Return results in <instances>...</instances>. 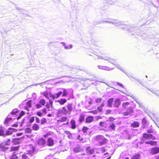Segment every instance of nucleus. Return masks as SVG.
<instances>
[{
	"instance_id": "nucleus-45",
	"label": "nucleus",
	"mask_w": 159,
	"mask_h": 159,
	"mask_svg": "<svg viewBox=\"0 0 159 159\" xmlns=\"http://www.w3.org/2000/svg\"><path fill=\"white\" fill-rule=\"evenodd\" d=\"M26 105L29 107H31V102L30 101H28L26 103Z\"/></svg>"
},
{
	"instance_id": "nucleus-1",
	"label": "nucleus",
	"mask_w": 159,
	"mask_h": 159,
	"mask_svg": "<svg viewBox=\"0 0 159 159\" xmlns=\"http://www.w3.org/2000/svg\"><path fill=\"white\" fill-rule=\"evenodd\" d=\"M102 22L112 24L116 27L120 26V28L125 30L128 31L129 32H133L134 31H136V29L135 27L130 26L129 25H125L123 24L122 22L116 20L108 19L106 20L102 21Z\"/></svg>"
},
{
	"instance_id": "nucleus-12",
	"label": "nucleus",
	"mask_w": 159,
	"mask_h": 159,
	"mask_svg": "<svg viewBox=\"0 0 159 159\" xmlns=\"http://www.w3.org/2000/svg\"><path fill=\"white\" fill-rule=\"evenodd\" d=\"M98 68L100 69L103 70L107 71L111 70L114 69L113 68H109L107 66H105L99 65L98 66Z\"/></svg>"
},
{
	"instance_id": "nucleus-28",
	"label": "nucleus",
	"mask_w": 159,
	"mask_h": 159,
	"mask_svg": "<svg viewBox=\"0 0 159 159\" xmlns=\"http://www.w3.org/2000/svg\"><path fill=\"white\" fill-rule=\"evenodd\" d=\"M86 150L87 152L91 154H92L94 152V151L93 149H90V147L87 148Z\"/></svg>"
},
{
	"instance_id": "nucleus-7",
	"label": "nucleus",
	"mask_w": 159,
	"mask_h": 159,
	"mask_svg": "<svg viewBox=\"0 0 159 159\" xmlns=\"http://www.w3.org/2000/svg\"><path fill=\"white\" fill-rule=\"evenodd\" d=\"M58 114L59 115H66L68 114V111L66 107H63L59 109L58 111Z\"/></svg>"
},
{
	"instance_id": "nucleus-33",
	"label": "nucleus",
	"mask_w": 159,
	"mask_h": 159,
	"mask_svg": "<svg viewBox=\"0 0 159 159\" xmlns=\"http://www.w3.org/2000/svg\"><path fill=\"white\" fill-rule=\"evenodd\" d=\"M140 156L139 154H136L134 155L132 158V159H139Z\"/></svg>"
},
{
	"instance_id": "nucleus-62",
	"label": "nucleus",
	"mask_w": 159,
	"mask_h": 159,
	"mask_svg": "<svg viewBox=\"0 0 159 159\" xmlns=\"http://www.w3.org/2000/svg\"><path fill=\"white\" fill-rule=\"evenodd\" d=\"M48 134H44L43 135V137H44V138H47L48 137Z\"/></svg>"
},
{
	"instance_id": "nucleus-59",
	"label": "nucleus",
	"mask_w": 159,
	"mask_h": 159,
	"mask_svg": "<svg viewBox=\"0 0 159 159\" xmlns=\"http://www.w3.org/2000/svg\"><path fill=\"white\" fill-rule=\"evenodd\" d=\"M49 102L51 105L52 106L53 103L52 101L51 100V99H50L49 100Z\"/></svg>"
},
{
	"instance_id": "nucleus-23",
	"label": "nucleus",
	"mask_w": 159,
	"mask_h": 159,
	"mask_svg": "<svg viewBox=\"0 0 159 159\" xmlns=\"http://www.w3.org/2000/svg\"><path fill=\"white\" fill-rule=\"evenodd\" d=\"M67 108L68 110V114H70L72 110V105L71 104H69L67 106Z\"/></svg>"
},
{
	"instance_id": "nucleus-51",
	"label": "nucleus",
	"mask_w": 159,
	"mask_h": 159,
	"mask_svg": "<svg viewBox=\"0 0 159 159\" xmlns=\"http://www.w3.org/2000/svg\"><path fill=\"white\" fill-rule=\"evenodd\" d=\"M36 121L37 123H39L40 122V120L37 117H35Z\"/></svg>"
},
{
	"instance_id": "nucleus-39",
	"label": "nucleus",
	"mask_w": 159,
	"mask_h": 159,
	"mask_svg": "<svg viewBox=\"0 0 159 159\" xmlns=\"http://www.w3.org/2000/svg\"><path fill=\"white\" fill-rule=\"evenodd\" d=\"M99 125L101 127H106V123L105 122H100L99 123Z\"/></svg>"
},
{
	"instance_id": "nucleus-54",
	"label": "nucleus",
	"mask_w": 159,
	"mask_h": 159,
	"mask_svg": "<svg viewBox=\"0 0 159 159\" xmlns=\"http://www.w3.org/2000/svg\"><path fill=\"white\" fill-rule=\"evenodd\" d=\"M36 107L37 108H39L41 107V106L40 104H36Z\"/></svg>"
},
{
	"instance_id": "nucleus-4",
	"label": "nucleus",
	"mask_w": 159,
	"mask_h": 159,
	"mask_svg": "<svg viewBox=\"0 0 159 159\" xmlns=\"http://www.w3.org/2000/svg\"><path fill=\"white\" fill-rule=\"evenodd\" d=\"M61 91L62 92V97H63L68 95L70 97L72 98L73 96V90L71 89H66L64 88H62L61 89Z\"/></svg>"
},
{
	"instance_id": "nucleus-61",
	"label": "nucleus",
	"mask_w": 159,
	"mask_h": 159,
	"mask_svg": "<svg viewBox=\"0 0 159 159\" xmlns=\"http://www.w3.org/2000/svg\"><path fill=\"white\" fill-rule=\"evenodd\" d=\"M111 111L110 110H107L106 111V112L107 114H109L111 113Z\"/></svg>"
},
{
	"instance_id": "nucleus-31",
	"label": "nucleus",
	"mask_w": 159,
	"mask_h": 159,
	"mask_svg": "<svg viewBox=\"0 0 159 159\" xmlns=\"http://www.w3.org/2000/svg\"><path fill=\"white\" fill-rule=\"evenodd\" d=\"M129 104L130 103L128 102L123 103L122 104L123 108H126V106L129 105Z\"/></svg>"
},
{
	"instance_id": "nucleus-8",
	"label": "nucleus",
	"mask_w": 159,
	"mask_h": 159,
	"mask_svg": "<svg viewBox=\"0 0 159 159\" xmlns=\"http://www.w3.org/2000/svg\"><path fill=\"white\" fill-rule=\"evenodd\" d=\"M133 112V109L131 107H129L127 109L126 112H124L123 115L124 116H128L131 114Z\"/></svg>"
},
{
	"instance_id": "nucleus-42",
	"label": "nucleus",
	"mask_w": 159,
	"mask_h": 159,
	"mask_svg": "<svg viewBox=\"0 0 159 159\" xmlns=\"http://www.w3.org/2000/svg\"><path fill=\"white\" fill-rule=\"evenodd\" d=\"M88 129V128L87 127L84 126L82 129L83 132L84 133L86 132L87 130Z\"/></svg>"
},
{
	"instance_id": "nucleus-17",
	"label": "nucleus",
	"mask_w": 159,
	"mask_h": 159,
	"mask_svg": "<svg viewBox=\"0 0 159 159\" xmlns=\"http://www.w3.org/2000/svg\"><path fill=\"white\" fill-rule=\"evenodd\" d=\"M15 129L13 128H9V129L8 130H7L5 134H6V135H10L12 134L13 131H14V130Z\"/></svg>"
},
{
	"instance_id": "nucleus-5",
	"label": "nucleus",
	"mask_w": 159,
	"mask_h": 159,
	"mask_svg": "<svg viewBox=\"0 0 159 159\" xmlns=\"http://www.w3.org/2000/svg\"><path fill=\"white\" fill-rule=\"evenodd\" d=\"M95 139L100 145L105 144L107 140V139L103 136L101 135L96 136Z\"/></svg>"
},
{
	"instance_id": "nucleus-18",
	"label": "nucleus",
	"mask_w": 159,
	"mask_h": 159,
	"mask_svg": "<svg viewBox=\"0 0 159 159\" xmlns=\"http://www.w3.org/2000/svg\"><path fill=\"white\" fill-rule=\"evenodd\" d=\"M93 117L92 116H89L87 117L85 119V122L87 123H89L93 120Z\"/></svg>"
},
{
	"instance_id": "nucleus-2",
	"label": "nucleus",
	"mask_w": 159,
	"mask_h": 159,
	"mask_svg": "<svg viewBox=\"0 0 159 159\" xmlns=\"http://www.w3.org/2000/svg\"><path fill=\"white\" fill-rule=\"evenodd\" d=\"M31 149L24 152L23 154L22 153L20 154L21 159H29L33 155L35 151V148L32 145H29Z\"/></svg>"
},
{
	"instance_id": "nucleus-50",
	"label": "nucleus",
	"mask_w": 159,
	"mask_h": 159,
	"mask_svg": "<svg viewBox=\"0 0 159 159\" xmlns=\"http://www.w3.org/2000/svg\"><path fill=\"white\" fill-rule=\"evenodd\" d=\"M37 115L39 116H42V114L40 112H37Z\"/></svg>"
},
{
	"instance_id": "nucleus-19",
	"label": "nucleus",
	"mask_w": 159,
	"mask_h": 159,
	"mask_svg": "<svg viewBox=\"0 0 159 159\" xmlns=\"http://www.w3.org/2000/svg\"><path fill=\"white\" fill-rule=\"evenodd\" d=\"M60 43L63 45V46L64 47V48L66 49H71L73 47V45L72 44H70L68 46H66V45L65 43L64 42H60Z\"/></svg>"
},
{
	"instance_id": "nucleus-40",
	"label": "nucleus",
	"mask_w": 159,
	"mask_h": 159,
	"mask_svg": "<svg viewBox=\"0 0 159 159\" xmlns=\"http://www.w3.org/2000/svg\"><path fill=\"white\" fill-rule=\"evenodd\" d=\"M12 120V118H11L7 117L5 120V123L7 124L8 122L11 120Z\"/></svg>"
},
{
	"instance_id": "nucleus-15",
	"label": "nucleus",
	"mask_w": 159,
	"mask_h": 159,
	"mask_svg": "<svg viewBox=\"0 0 159 159\" xmlns=\"http://www.w3.org/2000/svg\"><path fill=\"white\" fill-rule=\"evenodd\" d=\"M153 118L155 120H153V121L159 128V117L156 115H153Z\"/></svg>"
},
{
	"instance_id": "nucleus-38",
	"label": "nucleus",
	"mask_w": 159,
	"mask_h": 159,
	"mask_svg": "<svg viewBox=\"0 0 159 159\" xmlns=\"http://www.w3.org/2000/svg\"><path fill=\"white\" fill-rule=\"evenodd\" d=\"M67 119V117H62L61 118V119L59 120V121L60 122H62L66 121Z\"/></svg>"
},
{
	"instance_id": "nucleus-16",
	"label": "nucleus",
	"mask_w": 159,
	"mask_h": 159,
	"mask_svg": "<svg viewBox=\"0 0 159 159\" xmlns=\"http://www.w3.org/2000/svg\"><path fill=\"white\" fill-rule=\"evenodd\" d=\"M38 143L40 145H45L46 144L45 140L43 138H41L39 140Z\"/></svg>"
},
{
	"instance_id": "nucleus-32",
	"label": "nucleus",
	"mask_w": 159,
	"mask_h": 159,
	"mask_svg": "<svg viewBox=\"0 0 159 159\" xmlns=\"http://www.w3.org/2000/svg\"><path fill=\"white\" fill-rule=\"evenodd\" d=\"M25 114V112L23 111H21L20 113L19 116L17 118V120L20 119L22 116L24 115Z\"/></svg>"
},
{
	"instance_id": "nucleus-20",
	"label": "nucleus",
	"mask_w": 159,
	"mask_h": 159,
	"mask_svg": "<svg viewBox=\"0 0 159 159\" xmlns=\"http://www.w3.org/2000/svg\"><path fill=\"white\" fill-rule=\"evenodd\" d=\"M120 104V100L119 99H116L115 101L114 106L116 107H118Z\"/></svg>"
},
{
	"instance_id": "nucleus-63",
	"label": "nucleus",
	"mask_w": 159,
	"mask_h": 159,
	"mask_svg": "<svg viewBox=\"0 0 159 159\" xmlns=\"http://www.w3.org/2000/svg\"><path fill=\"white\" fill-rule=\"evenodd\" d=\"M24 119H23L22 120V122L21 123V124H20V126H22V125L24 123Z\"/></svg>"
},
{
	"instance_id": "nucleus-49",
	"label": "nucleus",
	"mask_w": 159,
	"mask_h": 159,
	"mask_svg": "<svg viewBox=\"0 0 159 159\" xmlns=\"http://www.w3.org/2000/svg\"><path fill=\"white\" fill-rule=\"evenodd\" d=\"M43 95L46 98H48V93L47 92H44L43 93Z\"/></svg>"
},
{
	"instance_id": "nucleus-27",
	"label": "nucleus",
	"mask_w": 159,
	"mask_h": 159,
	"mask_svg": "<svg viewBox=\"0 0 159 159\" xmlns=\"http://www.w3.org/2000/svg\"><path fill=\"white\" fill-rule=\"evenodd\" d=\"M113 101V98H110L108 101V106L109 107H111L112 105V104Z\"/></svg>"
},
{
	"instance_id": "nucleus-46",
	"label": "nucleus",
	"mask_w": 159,
	"mask_h": 159,
	"mask_svg": "<svg viewBox=\"0 0 159 159\" xmlns=\"http://www.w3.org/2000/svg\"><path fill=\"white\" fill-rule=\"evenodd\" d=\"M147 123V121L145 118H143L142 120V123L143 125H145Z\"/></svg>"
},
{
	"instance_id": "nucleus-44",
	"label": "nucleus",
	"mask_w": 159,
	"mask_h": 159,
	"mask_svg": "<svg viewBox=\"0 0 159 159\" xmlns=\"http://www.w3.org/2000/svg\"><path fill=\"white\" fill-rule=\"evenodd\" d=\"M34 120V116L30 117L29 119V122L30 123H33Z\"/></svg>"
},
{
	"instance_id": "nucleus-43",
	"label": "nucleus",
	"mask_w": 159,
	"mask_h": 159,
	"mask_svg": "<svg viewBox=\"0 0 159 159\" xmlns=\"http://www.w3.org/2000/svg\"><path fill=\"white\" fill-rule=\"evenodd\" d=\"M10 139H7L6 141L4 142L5 144H6L7 145H9L10 143Z\"/></svg>"
},
{
	"instance_id": "nucleus-58",
	"label": "nucleus",
	"mask_w": 159,
	"mask_h": 159,
	"mask_svg": "<svg viewBox=\"0 0 159 159\" xmlns=\"http://www.w3.org/2000/svg\"><path fill=\"white\" fill-rule=\"evenodd\" d=\"M137 102L139 104V105L141 107H142L143 105V104L142 103H141L140 102Z\"/></svg>"
},
{
	"instance_id": "nucleus-26",
	"label": "nucleus",
	"mask_w": 159,
	"mask_h": 159,
	"mask_svg": "<svg viewBox=\"0 0 159 159\" xmlns=\"http://www.w3.org/2000/svg\"><path fill=\"white\" fill-rule=\"evenodd\" d=\"M0 136L4 137L6 136V134L4 133L3 128L2 127H0Z\"/></svg>"
},
{
	"instance_id": "nucleus-29",
	"label": "nucleus",
	"mask_w": 159,
	"mask_h": 159,
	"mask_svg": "<svg viewBox=\"0 0 159 159\" xmlns=\"http://www.w3.org/2000/svg\"><path fill=\"white\" fill-rule=\"evenodd\" d=\"M73 151L75 152H79L81 151V149L79 147H75L73 148Z\"/></svg>"
},
{
	"instance_id": "nucleus-10",
	"label": "nucleus",
	"mask_w": 159,
	"mask_h": 159,
	"mask_svg": "<svg viewBox=\"0 0 159 159\" xmlns=\"http://www.w3.org/2000/svg\"><path fill=\"white\" fill-rule=\"evenodd\" d=\"M143 137L146 139H155V137L151 134H148L146 133H144L143 135Z\"/></svg>"
},
{
	"instance_id": "nucleus-11",
	"label": "nucleus",
	"mask_w": 159,
	"mask_h": 159,
	"mask_svg": "<svg viewBox=\"0 0 159 159\" xmlns=\"http://www.w3.org/2000/svg\"><path fill=\"white\" fill-rule=\"evenodd\" d=\"M62 94V92L61 91H59L58 93H56L55 95H51L50 97L53 99H54L55 98H58Z\"/></svg>"
},
{
	"instance_id": "nucleus-9",
	"label": "nucleus",
	"mask_w": 159,
	"mask_h": 159,
	"mask_svg": "<svg viewBox=\"0 0 159 159\" xmlns=\"http://www.w3.org/2000/svg\"><path fill=\"white\" fill-rule=\"evenodd\" d=\"M159 152V148L155 147L152 148L151 150L150 153L152 155L155 154Z\"/></svg>"
},
{
	"instance_id": "nucleus-21",
	"label": "nucleus",
	"mask_w": 159,
	"mask_h": 159,
	"mask_svg": "<svg viewBox=\"0 0 159 159\" xmlns=\"http://www.w3.org/2000/svg\"><path fill=\"white\" fill-rule=\"evenodd\" d=\"M139 126V123L138 122L134 121L131 124V126L133 128H137Z\"/></svg>"
},
{
	"instance_id": "nucleus-53",
	"label": "nucleus",
	"mask_w": 159,
	"mask_h": 159,
	"mask_svg": "<svg viewBox=\"0 0 159 159\" xmlns=\"http://www.w3.org/2000/svg\"><path fill=\"white\" fill-rule=\"evenodd\" d=\"M16 9L17 10L19 11L20 12H21V11L22 10L21 8L18 7H16Z\"/></svg>"
},
{
	"instance_id": "nucleus-57",
	"label": "nucleus",
	"mask_w": 159,
	"mask_h": 159,
	"mask_svg": "<svg viewBox=\"0 0 159 159\" xmlns=\"http://www.w3.org/2000/svg\"><path fill=\"white\" fill-rule=\"evenodd\" d=\"M42 111H43V112L45 113H47V110H46V108H43V110H42Z\"/></svg>"
},
{
	"instance_id": "nucleus-48",
	"label": "nucleus",
	"mask_w": 159,
	"mask_h": 159,
	"mask_svg": "<svg viewBox=\"0 0 159 159\" xmlns=\"http://www.w3.org/2000/svg\"><path fill=\"white\" fill-rule=\"evenodd\" d=\"M102 106H100L98 107L97 109L100 112H101L102 111Z\"/></svg>"
},
{
	"instance_id": "nucleus-13",
	"label": "nucleus",
	"mask_w": 159,
	"mask_h": 159,
	"mask_svg": "<svg viewBox=\"0 0 159 159\" xmlns=\"http://www.w3.org/2000/svg\"><path fill=\"white\" fill-rule=\"evenodd\" d=\"M47 143L48 146H52L54 144L53 140L51 138H49L47 141Z\"/></svg>"
},
{
	"instance_id": "nucleus-56",
	"label": "nucleus",
	"mask_w": 159,
	"mask_h": 159,
	"mask_svg": "<svg viewBox=\"0 0 159 159\" xmlns=\"http://www.w3.org/2000/svg\"><path fill=\"white\" fill-rule=\"evenodd\" d=\"M77 139H79L80 141H82L83 140V138H81V136L80 135L78 136Z\"/></svg>"
},
{
	"instance_id": "nucleus-14",
	"label": "nucleus",
	"mask_w": 159,
	"mask_h": 159,
	"mask_svg": "<svg viewBox=\"0 0 159 159\" xmlns=\"http://www.w3.org/2000/svg\"><path fill=\"white\" fill-rule=\"evenodd\" d=\"M7 145L6 144H5L4 143H1L0 144V150L5 151L8 148L6 147L5 146Z\"/></svg>"
},
{
	"instance_id": "nucleus-37",
	"label": "nucleus",
	"mask_w": 159,
	"mask_h": 159,
	"mask_svg": "<svg viewBox=\"0 0 159 159\" xmlns=\"http://www.w3.org/2000/svg\"><path fill=\"white\" fill-rule=\"evenodd\" d=\"M151 92H152L153 93L155 94L156 95H157L158 96H159V94L158 93V92L157 91H154L153 90H150L149 89Z\"/></svg>"
},
{
	"instance_id": "nucleus-25",
	"label": "nucleus",
	"mask_w": 159,
	"mask_h": 159,
	"mask_svg": "<svg viewBox=\"0 0 159 159\" xmlns=\"http://www.w3.org/2000/svg\"><path fill=\"white\" fill-rule=\"evenodd\" d=\"M39 125L36 124H34L32 126V129L34 130H37L39 129Z\"/></svg>"
},
{
	"instance_id": "nucleus-52",
	"label": "nucleus",
	"mask_w": 159,
	"mask_h": 159,
	"mask_svg": "<svg viewBox=\"0 0 159 159\" xmlns=\"http://www.w3.org/2000/svg\"><path fill=\"white\" fill-rule=\"evenodd\" d=\"M96 101L97 103H99L101 102V98L97 99Z\"/></svg>"
},
{
	"instance_id": "nucleus-35",
	"label": "nucleus",
	"mask_w": 159,
	"mask_h": 159,
	"mask_svg": "<svg viewBox=\"0 0 159 159\" xmlns=\"http://www.w3.org/2000/svg\"><path fill=\"white\" fill-rule=\"evenodd\" d=\"M39 103L42 105H44L45 104V100L43 99H41L39 102Z\"/></svg>"
},
{
	"instance_id": "nucleus-22",
	"label": "nucleus",
	"mask_w": 159,
	"mask_h": 159,
	"mask_svg": "<svg viewBox=\"0 0 159 159\" xmlns=\"http://www.w3.org/2000/svg\"><path fill=\"white\" fill-rule=\"evenodd\" d=\"M70 123L71 125V128L73 129L76 128L75 122L74 120H71L70 121Z\"/></svg>"
},
{
	"instance_id": "nucleus-47",
	"label": "nucleus",
	"mask_w": 159,
	"mask_h": 159,
	"mask_svg": "<svg viewBox=\"0 0 159 159\" xmlns=\"http://www.w3.org/2000/svg\"><path fill=\"white\" fill-rule=\"evenodd\" d=\"M84 120V117L83 116H80L79 120L80 122H82Z\"/></svg>"
},
{
	"instance_id": "nucleus-3",
	"label": "nucleus",
	"mask_w": 159,
	"mask_h": 159,
	"mask_svg": "<svg viewBox=\"0 0 159 159\" xmlns=\"http://www.w3.org/2000/svg\"><path fill=\"white\" fill-rule=\"evenodd\" d=\"M98 59H101L105 60L108 61L109 62L115 65L117 68L121 70L123 72H125L123 70V68L119 64H116L113 62L114 61V60L108 57H102L99 56H98Z\"/></svg>"
},
{
	"instance_id": "nucleus-6",
	"label": "nucleus",
	"mask_w": 159,
	"mask_h": 159,
	"mask_svg": "<svg viewBox=\"0 0 159 159\" xmlns=\"http://www.w3.org/2000/svg\"><path fill=\"white\" fill-rule=\"evenodd\" d=\"M20 157V154L17 153L16 152H15L9 156L10 159H20L19 157Z\"/></svg>"
},
{
	"instance_id": "nucleus-30",
	"label": "nucleus",
	"mask_w": 159,
	"mask_h": 159,
	"mask_svg": "<svg viewBox=\"0 0 159 159\" xmlns=\"http://www.w3.org/2000/svg\"><path fill=\"white\" fill-rule=\"evenodd\" d=\"M145 143L146 144H150L152 145H154L155 143V142L152 140L150 141H146Z\"/></svg>"
},
{
	"instance_id": "nucleus-41",
	"label": "nucleus",
	"mask_w": 159,
	"mask_h": 159,
	"mask_svg": "<svg viewBox=\"0 0 159 159\" xmlns=\"http://www.w3.org/2000/svg\"><path fill=\"white\" fill-rule=\"evenodd\" d=\"M47 122V120L45 118H43L41 120V124H43L44 123H46Z\"/></svg>"
},
{
	"instance_id": "nucleus-60",
	"label": "nucleus",
	"mask_w": 159,
	"mask_h": 159,
	"mask_svg": "<svg viewBox=\"0 0 159 159\" xmlns=\"http://www.w3.org/2000/svg\"><path fill=\"white\" fill-rule=\"evenodd\" d=\"M46 106L48 109L50 108V105L49 104H48V103H47L46 104Z\"/></svg>"
},
{
	"instance_id": "nucleus-64",
	"label": "nucleus",
	"mask_w": 159,
	"mask_h": 159,
	"mask_svg": "<svg viewBox=\"0 0 159 159\" xmlns=\"http://www.w3.org/2000/svg\"><path fill=\"white\" fill-rule=\"evenodd\" d=\"M22 134V133H18L17 134V136H20Z\"/></svg>"
},
{
	"instance_id": "nucleus-36",
	"label": "nucleus",
	"mask_w": 159,
	"mask_h": 159,
	"mask_svg": "<svg viewBox=\"0 0 159 159\" xmlns=\"http://www.w3.org/2000/svg\"><path fill=\"white\" fill-rule=\"evenodd\" d=\"M18 112V110L17 109H13L12 111L11 112V114L15 115L16 113Z\"/></svg>"
},
{
	"instance_id": "nucleus-24",
	"label": "nucleus",
	"mask_w": 159,
	"mask_h": 159,
	"mask_svg": "<svg viewBox=\"0 0 159 159\" xmlns=\"http://www.w3.org/2000/svg\"><path fill=\"white\" fill-rule=\"evenodd\" d=\"M66 100L65 99L62 98L59 100L57 101V102H59L61 105H63L66 102Z\"/></svg>"
},
{
	"instance_id": "nucleus-55",
	"label": "nucleus",
	"mask_w": 159,
	"mask_h": 159,
	"mask_svg": "<svg viewBox=\"0 0 159 159\" xmlns=\"http://www.w3.org/2000/svg\"><path fill=\"white\" fill-rule=\"evenodd\" d=\"M117 84L118 85L120 86L121 87H122V88H124V87L123 85L120 83L119 82H117Z\"/></svg>"
},
{
	"instance_id": "nucleus-34",
	"label": "nucleus",
	"mask_w": 159,
	"mask_h": 159,
	"mask_svg": "<svg viewBox=\"0 0 159 159\" xmlns=\"http://www.w3.org/2000/svg\"><path fill=\"white\" fill-rule=\"evenodd\" d=\"M109 127L112 130H114L115 128V124L114 123L111 124L109 126Z\"/></svg>"
}]
</instances>
